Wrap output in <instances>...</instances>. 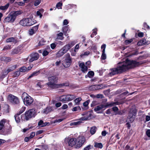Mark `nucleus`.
Here are the masks:
<instances>
[{"instance_id":"obj_1","label":"nucleus","mask_w":150,"mask_h":150,"mask_svg":"<svg viewBox=\"0 0 150 150\" xmlns=\"http://www.w3.org/2000/svg\"><path fill=\"white\" fill-rule=\"evenodd\" d=\"M145 62H137L136 61L130 60L128 58L126 59L125 62H122L124 67H127L125 69L126 71L129 69L139 67Z\"/></svg>"},{"instance_id":"obj_2","label":"nucleus","mask_w":150,"mask_h":150,"mask_svg":"<svg viewBox=\"0 0 150 150\" xmlns=\"http://www.w3.org/2000/svg\"><path fill=\"white\" fill-rule=\"evenodd\" d=\"M35 110L34 109L27 110L24 114L21 115V120L24 121H28L32 118L34 117L36 115Z\"/></svg>"},{"instance_id":"obj_3","label":"nucleus","mask_w":150,"mask_h":150,"mask_svg":"<svg viewBox=\"0 0 150 150\" xmlns=\"http://www.w3.org/2000/svg\"><path fill=\"white\" fill-rule=\"evenodd\" d=\"M120 64L116 68H113L110 69L111 72H110L109 75L112 76L116 74H120L126 71L125 69L126 67H124L122 62L119 63Z\"/></svg>"},{"instance_id":"obj_4","label":"nucleus","mask_w":150,"mask_h":150,"mask_svg":"<svg viewBox=\"0 0 150 150\" xmlns=\"http://www.w3.org/2000/svg\"><path fill=\"white\" fill-rule=\"evenodd\" d=\"M124 102L122 100H120L118 101L113 102L112 103H107L106 105L101 104L100 105L97 106L95 107L94 110L95 112H97L104 108L103 110H105L106 108L108 107H111L115 105H119L122 104Z\"/></svg>"},{"instance_id":"obj_5","label":"nucleus","mask_w":150,"mask_h":150,"mask_svg":"<svg viewBox=\"0 0 150 150\" xmlns=\"http://www.w3.org/2000/svg\"><path fill=\"white\" fill-rule=\"evenodd\" d=\"M49 81L46 83L47 85L52 89L57 88L58 84L57 83L58 82V78L56 76H50L48 78Z\"/></svg>"},{"instance_id":"obj_6","label":"nucleus","mask_w":150,"mask_h":150,"mask_svg":"<svg viewBox=\"0 0 150 150\" xmlns=\"http://www.w3.org/2000/svg\"><path fill=\"white\" fill-rule=\"evenodd\" d=\"M76 141L77 139L75 138H66L63 143V145L66 148H70L74 146L75 148Z\"/></svg>"},{"instance_id":"obj_7","label":"nucleus","mask_w":150,"mask_h":150,"mask_svg":"<svg viewBox=\"0 0 150 150\" xmlns=\"http://www.w3.org/2000/svg\"><path fill=\"white\" fill-rule=\"evenodd\" d=\"M35 23V21H33L31 18H23L21 20L19 23L24 26H30L34 24Z\"/></svg>"},{"instance_id":"obj_8","label":"nucleus","mask_w":150,"mask_h":150,"mask_svg":"<svg viewBox=\"0 0 150 150\" xmlns=\"http://www.w3.org/2000/svg\"><path fill=\"white\" fill-rule=\"evenodd\" d=\"M72 62V59L70 54L68 53L65 55L64 59L63 61L62 64L65 68L69 67Z\"/></svg>"},{"instance_id":"obj_9","label":"nucleus","mask_w":150,"mask_h":150,"mask_svg":"<svg viewBox=\"0 0 150 150\" xmlns=\"http://www.w3.org/2000/svg\"><path fill=\"white\" fill-rule=\"evenodd\" d=\"M8 100L13 105H18L20 103V101L18 98L14 95L9 94L7 98Z\"/></svg>"},{"instance_id":"obj_10","label":"nucleus","mask_w":150,"mask_h":150,"mask_svg":"<svg viewBox=\"0 0 150 150\" xmlns=\"http://www.w3.org/2000/svg\"><path fill=\"white\" fill-rule=\"evenodd\" d=\"M137 114V110L136 109L132 108L130 109L128 114V116L127 118L129 119V122L132 123L136 117Z\"/></svg>"},{"instance_id":"obj_11","label":"nucleus","mask_w":150,"mask_h":150,"mask_svg":"<svg viewBox=\"0 0 150 150\" xmlns=\"http://www.w3.org/2000/svg\"><path fill=\"white\" fill-rule=\"evenodd\" d=\"M85 138L83 136H79L77 139L76 144L75 146L76 149H79L86 142Z\"/></svg>"},{"instance_id":"obj_12","label":"nucleus","mask_w":150,"mask_h":150,"mask_svg":"<svg viewBox=\"0 0 150 150\" xmlns=\"http://www.w3.org/2000/svg\"><path fill=\"white\" fill-rule=\"evenodd\" d=\"M76 98L74 95L68 94L62 96L60 98V100L61 101L66 103L68 101H71Z\"/></svg>"},{"instance_id":"obj_13","label":"nucleus","mask_w":150,"mask_h":150,"mask_svg":"<svg viewBox=\"0 0 150 150\" xmlns=\"http://www.w3.org/2000/svg\"><path fill=\"white\" fill-rule=\"evenodd\" d=\"M28 58H30L29 60V62H32L35 60L38 59L39 58V54L37 52L32 53L30 54L28 57Z\"/></svg>"},{"instance_id":"obj_14","label":"nucleus","mask_w":150,"mask_h":150,"mask_svg":"<svg viewBox=\"0 0 150 150\" xmlns=\"http://www.w3.org/2000/svg\"><path fill=\"white\" fill-rule=\"evenodd\" d=\"M39 24L30 28L28 30V34L32 36L35 34L38 31Z\"/></svg>"},{"instance_id":"obj_15","label":"nucleus","mask_w":150,"mask_h":150,"mask_svg":"<svg viewBox=\"0 0 150 150\" xmlns=\"http://www.w3.org/2000/svg\"><path fill=\"white\" fill-rule=\"evenodd\" d=\"M23 101L25 105L28 106L30 105L33 102V99L30 96H28V97L26 98Z\"/></svg>"},{"instance_id":"obj_16","label":"nucleus","mask_w":150,"mask_h":150,"mask_svg":"<svg viewBox=\"0 0 150 150\" xmlns=\"http://www.w3.org/2000/svg\"><path fill=\"white\" fill-rule=\"evenodd\" d=\"M79 66L81 69V71L83 73L86 72L88 71V68L87 66H85L84 63H81Z\"/></svg>"},{"instance_id":"obj_17","label":"nucleus","mask_w":150,"mask_h":150,"mask_svg":"<svg viewBox=\"0 0 150 150\" xmlns=\"http://www.w3.org/2000/svg\"><path fill=\"white\" fill-rule=\"evenodd\" d=\"M18 41L17 39H15L14 37L8 38L6 39V42L7 43L13 42L14 45L16 44Z\"/></svg>"},{"instance_id":"obj_18","label":"nucleus","mask_w":150,"mask_h":150,"mask_svg":"<svg viewBox=\"0 0 150 150\" xmlns=\"http://www.w3.org/2000/svg\"><path fill=\"white\" fill-rule=\"evenodd\" d=\"M101 84L92 85L90 87V89L92 91H95L101 89Z\"/></svg>"},{"instance_id":"obj_19","label":"nucleus","mask_w":150,"mask_h":150,"mask_svg":"<svg viewBox=\"0 0 150 150\" xmlns=\"http://www.w3.org/2000/svg\"><path fill=\"white\" fill-rule=\"evenodd\" d=\"M20 47L19 46H18L12 50L11 53V54L13 55L17 54L20 52Z\"/></svg>"},{"instance_id":"obj_20","label":"nucleus","mask_w":150,"mask_h":150,"mask_svg":"<svg viewBox=\"0 0 150 150\" xmlns=\"http://www.w3.org/2000/svg\"><path fill=\"white\" fill-rule=\"evenodd\" d=\"M10 106L7 104L4 103L3 108V110L5 113H8L9 112Z\"/></svg>"},{"instance_id":"obj_21","label":"nucleus","mask_w":150,"mask_h":150,"mask_svg":"<svg viewBox=\"0 0 150 150\" xmlns=\"http://www.w3.org/2000/svg\"><path fill=\"white\" fill-rule=\"evenodd\" d=\"M51 106H47L43 110V113L47 114L53 110Z\"/></svg>"},{"instance_id":"obj_22","label":"nucleus","mask_w":150,"mask_h":150,"mask_svg":"<svg viewBox=\"0 0 150 150\" xmlns=\"http://www.w3.org/2000/svg\"><path fill=\"white\" fill-rule=\"evenodd\" d=\"M147 44L146 40L145 39H142V40L139 41L137 43V45L138 46H142L143 45Z\"/></svg>"},{"instance_id":"obj_23","label":"nucleus","mask_w":150,"mask_h":150,"mask_svg":"<svg viewBox=\"0 0 150 150\" xmlns=\"http://www.w3.org/2000/svg\"><path fill=\"white\" fill-rule=\"evenodd\" d=\"M0 59L2 61L8 63L11 61V59L10 57H3L1 58Z\"/></svg>"},{"instance_id":"obj_24","label":"nucleus","mask_w":150,"mask_h":150,"mask_svg":"<svg viewBox=\"0 0 150 150\" xmlns=\"http://www.w3.org/2000/svg\"><path fill=\"white\" fill-rule=\"evenodd\" d=\"M128 93H129V92L128 91H126L125 92L122 93L120 95V96L121 97H122V98L121 99H120V98H119V99L117 101H119V100H122L123 101V102H124L122 104L124 103H125V101H124V100L125 99V97H123V96H124L126 95Z\"/></svg>"},{"instance_id":"obj_25","label":"nucleus","mask_w":150,"mask_h":150,"mask_svg":"<svg viewBox=\"0 0 150 150\" xmlns=\"http://www.w3.org/2000/svg\"><path fill=\"white\" fill-rule=\"evenodd\" d=\"M69 85V83L68 81L66 82H65L64 83H60L58 84L57 88H61L63 86H68Z\"/></svg>"},{"instance_id":"obj_26","label":"nucleus","mask_w":150,"mask_h":150,"mask_svg":"<svg viewBox=\"0 0 150 150\" xmlns=\"http://www.w3.org/2000/svg\"><path fill=\"white\" fill-rule=\"evenodd\" d=\"M89 100H87L86 101H85L83 103V106L85 107V108H83L82 107V109L83 110H85L87 109L88 108V104L90 102Z\"/></svg>"},{"instance_id":"obj_27","label":"nucleus","mask_w":150,"mask_h":150,"mask_svg":"<svg viewBox=\"0 0 150 150\" xmlns=\"http://www.w3.org/2000/svg\"><path fill=\"white\" fill-rule=\"evenodd\" d=\"M82 99L81 97L77 98L74 99V102L75 103L74 105H79L80 104V101Z\"/></svg>"},{"instance_id":"obj_28","label":"nucleus","mask_w":150,"mask_h":150,"mask_svg":"<svg viewBox=\"0 0 150 150\" xmlns=\"http://www.w3.org/2000/svg\"><path fill=\"white\" fill-rule=\"evenodd\" d=\"M65 53L61 49L57 53V56L58 57H60L63 55Z\"/></svg>"},{"instance_id":"obj_29","label":"nucleus","mask_w":150,"mask_h":150,"mask_svg":"<svg viewBox=\"0 0 150 150\" xmlns=\"http://www.w3.org/2000/svg\"><path fill=\"white\" fill-rule=\"evenodd\" d=\"M63 33L62 32H60L57 34V39L62 40L64 39V37L63 36Z\"/></svg>"},{"instance_id":"obj_30","label":"nucleus","mask_w":150,"mask_h":150,"mask_svg":"<svg viewBox=\"0 0 150 150\" xmlns=\"http://www.w3.org/2000/svg\"><path fill=\"white\" fill-rule=\"evenodd\" d=\"M70 49V47H69L68 44L66 45L62 48L63 50V51L65 53L67 52L68 50Z\"/></svg>"},{"instance_id":"obj_31","label":"nucleus","mask_w":150,"mask_h":150,"mask_svg":"<svg viewBox=\"0 0 150 150\" xmlns=\"http://www.w3.org/2000/svg\"><path fill=\"white\" fill-rule=\"evenodd\" d=\"M68 26V25L64 26L62 28V31L64 33V35L66 36L67 35H66V34L67 33V31H68L69 29Z\"/></svg>"},{"instance_id":"obj_32","label":"nucleus","mask_w":150,"mask_h":150,"mask_svg":"<svg viewBox=\"0 0 150 150\" xmlns=\"http://www.w3.org/2000/svg\"><path fill=\"white\" fill-rule=\"evenodd\" d=\"M9 16L11 20V23H13L15 21L16 16L13 13L11 14H10Z\"/></svg>"},{"instance_id":"obj_33","label":"nucleus","mask_w":150,"mask_h":150,"mask_svg":"<svg viewBox=\"0 0 150 150\" xmlns=\"http://www.w3.org/2000/svg\"><path fill=\"white\" fill-rule=\"evenodd\" d=\"M20 115L17 113L14 115L15 119L16 122L17 123H19L20 122Z\"/></svg>"},{"instance_id":"obj_34","label":"nucleus","mask_w":150,"mask_h":150,"mask_svg":"<svg viewBox=\"0 0 150 150\" xmlns=\"http://www.w3.org/2000/svg\"><path fill=\"white\" fill-rule=\"evenodd\" d=\"M94 146L98 148L102 149L103 147V145L101 143L95 142Z\"/></svg>"},{"instance_id":"obj_35","label":"nucleus","mask_w":150,"mask_h":150,"mask_svg":"<svg viewBox=\"0 0 150 150\" xmlns=\"http://www.w3.org/2000/svg\"><path fill=\"white\" fill-rule=\"evenodd\" d=\"M40 72L39 71H36L35 72H34L33 73H32L28 78V79H29L32 78L33 76H36Z\"/></svg>"},{"instance_id":"obj_36","label":"nucleus","mask_w":150,"mask_h":150,"mask_svg":"<svg viewBox=\"0 0 150 150\" xmlns=\"http://www.w3.org/2000/svg\"><path fill=\"white\" fill-rule=\"evenodd\" d=\"M39 148H41L42 149H44L45 150H47L48 149V147L47 145L44 144L41 145H39L38 146Z\"/></svg>"},{"instance_id":"obj_37","label":"nucleus","mask_w":150,"mask_h":150,"mask_svg":"<svg viewBox=\"0 0 150 150\" xmlns=\"http://www.w3.org/2000/svg\"><path fill=\"white\" fill-rule=\"evenodd\" d=\"M71 110L73 112L80 111L81 110V108L80 106H77L74 107L71 109Z\"/></svg>"},{"instance_id":"obj_38","label":"nucleus","mask_w":150,"mask_h":150,"mask_svg":"<svg viewBox=\"0 0 150 150\" xmlns=\"http://www.w3.org/2000/svg\"><path fill=\"white\" fill-rule=\"evenodd\" d=\"M96 131V127L95 126L91 128L90 129V133L92 135L94 134Z\"/></svg>"},{"instance_id":"obj_39","label":"nucleus","mask_w":150,"mask_h":150,"mask_svg":"<svg viewBox=\"0 0 150 150\" xmlns=\"http://www.w3.org/2000/svg\"><path fill=\"white\" fill-rule=\"evenodd\" d=\"M27 67L25 66H23L19 68V70L21 72L25 73V72H27Z\"/></svg>"},{"instance_id":"obj_40","label":"nucleus","mask_w":150,"mask_h":150,"mask_svg":"<svg viewBox=\"0 0 150 150\" xmlns=\"http://www.w3.org/2000/svg\"><path fill=\"white\" fill-rule=\"evenodd\" d=\"M9 5V3H8L4 6H0V9L2 10H6L8 7Z\"/></svg>"},{"instance_id":"obj_41","label":"nucleus","mask_w":150,"mask_h":150,"mask_svg":"<svg viewBox=\"0 0 150 150\" xmlns=\"http://www.w3.org/2000/svg\"><path fill=\"white\" fill-rule=\"evenodd\" d=\"M10 14H9L8 16L6 17L5 18L4 21V23L7 22H11V20L9 16Z\"/></svg>"},{"instance_id":"obj_42","label":"nucleus","mask_w":150,"mask_h":150,"mask_svg":"<svg viewBox=\"0 0 150 150\" xmlns=\"http://www.w3.org/2000/svg\"><path fill=\"white\" fill-rule=\"evenodd\" d=\"M28 96L29 95L26 93H23L21 96V97L23 101L26 98L28 97Z\"/></svg>"},{"instance_id":"obj_43","label":"nucleus","mask_w":150,"mask_h":150,"mask_svg":"<svg viewBox=\"0 0 150 150\" xmlns=\"http://www.w3.org/2000/svg\"><path fill=\"white\" fill-rule=\"evenodd\" d=\"M88 77L92 78L93 77L94 75V73L93 71H88Z\"/></svg>"},{"instance_id":"obj_44","label":"nucleus","mask_w":150,"mask_h":150,"mask_svg":"<svg viewBox=\"0 0 150 150\" xmlns=\"http://www.w3.org/2000/svg\"><path fill=\"white\" fill-rule=\"evenodd\" d=\"M81 123L82 122L81 121H79L71 122L70 123V126L79 125H80Z\"/></svg>"},{"instance_id":"obj_45","label":"nucleus","mask_w":150,"mask_h":150,"mask_svg":"<svg viewBox=\"0 0 150 150\" xmlns=\"http://www.w3.org/2000/svg\"><path fill=\"white\" fill-rule=\"evenodd\" d=\"M46 42V41L43 39H42L38 43V46H42L44 45L45 44V43Z\"/></svg>"},{"instance_id":"obj_46","label":"nucleus","mask_w":150,"mask_h":150,"mask_svg":"<svg viewBox=\"0 0 150 150\" xmlns=\"http://www.w3.org/2000/svg\"><path fill=\"white\" fill-rule=\"evenodd\" d=\"M97 30L96 28L95 29L93 30L92 33L91 35V38L93 37L95 35H96L97 34Z\"/></svg>"},{"instance_id":"obj_47","label":"nucleus","mask_w":150,"mask_h":150,"mask_svg":"<svg viewBox=\"0 0 150 150\" xmlns=\"http://www.w3.org/2000/svg\"><path fill=\"white\" fill-rule=\"evenodd\" d=\"M20 73H21L19 70L17 71H15L13 74V76L14 77H18L20 75Z\"/></svg>"},{"instance_id":"obj_48","label":"nucleus","mask_w":150,"mask_h":150,"mask_svg":"<svg viewBox=\"0 0 150 150\" xmlns=\"http://www.w3.org/2000/svg\"><path fill=\"white\" fill-rule=\"evenodd\" d=\"M25 108H26L25 107H22L20 109V110L19 112H18L17 113L19 115H20L25 111Z\"/></svg>"},{"instance_id":"obj_49","label":"nucleus","mask_w":150,"mask_h":150,"mask_svg":"<svg viewBox=\"0 0 150 150\" xmlns=\"http://www.w3.org/2000/svg\"><path fill=\"white\" fill-rule=\"evenodd\" d=\"M16 67L15 65L13 66L12 67H9L7 70L8 72H9L11 71H12L15 69Z\"/></svg>"},{"instance_id":"obj_50","label":"nucleus","mask_w":150,"mask_h":150,"mask_svg":"<svg viewBox=\"0 0 150 150\" xmlns=\"http://www.w3.org/2000/svg\"><path fill=\"white\" fill-rule=\"evenodd\" d=\"M133 41V39H131L129 40H125V44L126 45H127L129 44L131 42H132Z\"/></svg>"},{"instance_id":"obj_51","label":"nucleus","mask_w":150,"mask_h":150,"mask_svg":"<svg viewBox=\"0 0 150 150\" xmlns=\"http://www.w3.org/2000/svg\"><path fill=\"white\" fill-rule=\"evenodd\" d=\"M105 52H104V50H103V52H102V55L101 57V59H102L105 60L106 58V55L105 53Z\"/></svg>"},{"instance_id":"obj_52","label":"nucleus","mask_w":150,"mask_h":150,"mask_svg":"<svg viewBox=\"0 0 150 150\" xmlns=\"http://www.w3.org/2000/svg\"><path fill=\"white\" fill-rule=\"evenodd\" d=\"M62 2H58L56 4V7L58 9H62Z\"/></svg>"},{"instance_id":"obj_53","label":"nucleus","mask_w":150,"mask_h":150,"mask_svg":"<svg viewBox=\"0 0 150 150\" xmlns=\"http://www.w3.org/2000/svg\"><path fill=\"white\" fill-rule=\"evenodd\" d=\"M13 13L15 15L16 17L18 15L21 14L22 13V12L21 11H17Z\"/></svg>"},{"instance_id":"obj_54","label":"nucleus","mask_w":150,"mask_h":150,"mask_svg":"<svg viewBox=\"0 0 150 150\" xmlns=\"http://www.w3.org/2000/svg\"><path fill=\"white\" fill-rule=\"evenodd\" d=\"M49 53V52L45 49L43 50L42 54L43 56H46Z\"/></svg>"},{"instance_id":"obj_55","label":"nucleus","mask_w":150,"mask_h":150,"mask_svg":"<svg viewBox=\"0 0 150 150\" xmlns=\"http://www.w3.org/2000/svg\"><path fill=\"white\" fill-rule=\"evenodd\" d=\"M11 49V45H6L4 47L2 50H8V49Z\"/></svg>"},{"instance_id":"obj_56","label":"nucleus","mask_w":150,"mask_h":150,"mask_svg":"<svg viewBox=\"0 0 150 150\" xmlns=\"http://www.w3.org/2000/svg\"><path fill=\"white\" fill-rule=\"evenodd\" d=\"M41 0H36L34 3V5L35 6H38L40 3Z\"/></svg>"},{"instance_id":"obj_57","label":"nucleus","mask_w":150,"mask_h":150,"mask_svg":"<svg viewBox=\"0 0 150 150\" xmlns=\"http://www.w3.org/2000/svg\"><path fill=\"white\" fill-rule=\"evenodd\" d=\"M130 54L131 56L137 55L139 54V52L137 50H136L134 51H133Z\"/></svg>"},{"instance_id":"obj_58","label":"nucleus","mask_w":150,"mask_h":150,"mask_svg":"<svg viewBox=\"0 0 150 150\" xmlns=\"http://www.w3.org/2000/svg\"><path fill=\"white\" fill-rule=\"evenodd\" d=\"M98 102L96 100H93L92 102V103L91 104V107H93L98 104Z\"/></svg>"},{"instance_id":"obj_59","label":"nucleus","mask_w":150,"mask_h":150,"mask_svg":"<svg viewBox=\"0 0 150 150\" xmlns=\"http://www.w3.org/2000/svg\"><path fill=\"white\" fill-rule=\"evenodd\" d=\"M75 43L74 42L72 41L70 43H69L67 44L70 47V48L72 47L74 45H75Z\"/></svg>"},{"instance_id":"obj_60","label":"nucleus","mask_w":150,"mask_h":150,"mask_svg":"<svg viewBox=\"0 0 150 150\" xmlns=\"http://www.w3.org/2000/svg\"><path fill=\"white\" fill-rule=\"evenodd\" d=\"M143 25L144 27L145 28H146L147 30H149L150 29L149 26L146 23H144Z\"/></svg>"},{"instance_id":"obj_61","label":"nucleus","mask_w":150,"mask_h":150,"mask_svg":"<svg viewBox=\"0 0 150 150\" xmlns=\"http://www.w3.org/2000/svg\"><path fill=\"white\" fill-rule=\"evenodd\" d=\"M79 120L80 121L87 120H88V118H87L86 116L82 117L79 119Z\"/></svg>"},{"instance_id":"obj_62","label":"nucleus","mask_w":150,"mask_h":150,"mask_svg":"<svg viewBox=\"0 0 150 150\" xmlns=\"http://www.w3.org/2000/svg\"><path fill=\"white\" fill-rule=\"evenodd\" d=\"M79 49V44H77L75 46L74 49V52H76Z\"/></svg>"},{"instance_id":"obj_63","label":"nucleus","mask_w":150,"mask_h":150,"mask_svg":"<svg viewBox=\"0 0 150 150\" xmlns=\"http://www.w3.org/2000/svg\"><path fill=\"white\" fill-rule=\"evenodd\" d=\"M91 146L90 145H89L86 147L84 148L83 150H89L91 148Z\"/></svg>"},{"instance_id":"obj_64","label":"nucleus","mask_w":150,"mask_h":150,"mask_svg":"<svg viewBox=\"0 0 150 150\" xmlns=\"http://www.w3.org/2000/svg\"><path fill=\"white\" fill-rule=\"evenodd\" d=\"M146 135L149 137L150 138V129H148L146 132Z\"/></svg>"}]
</instances>
